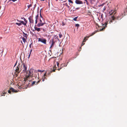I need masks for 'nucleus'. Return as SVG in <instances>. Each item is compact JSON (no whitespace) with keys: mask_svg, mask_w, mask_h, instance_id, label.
Returning <instances> with one entry per match:
<instances>
[{"mask_svg":"<svg viewBox=\"0 0 127 127\" xmlns=\"http://www.w3.org/2000/svg\"><path fill=\"white\" fill-rule=\"evenodd\" d=\"M23 72H26V74L25 75L26 80H27L30 77H32L33 76V71H35L33 69L31 68L29 70L27 71V65L24 63L23 64Z\"/></svg>","mask_w":127,"mask_h":127,"instance_id":"f257e3e1","label":"nucleus"},{"mask_svg":"<svg viewBox=\"0 0 127 127\" xmlns=\"http://www.w3.org/2000/svg\"><path fill=\"white\" fill-rule=\"evenodd\" d=\"M121 18H119L118 17H115L114 16H112L111 18L110 19V21H109L108 20H107L106 22L103 25V28H102L100 30V31H102L103 29H104L106 27V26L108 23L111 24V23L114 22L115 24L116 22L115 20H120Z\"/></svg>","mask_w":127,"mask_h":127,"instance_id":"f03ea898","label":"nucleus"},{"mask_svg":"<svg viewBox=\"0 0 127 127\" xmlns=\"http://www.w3.org/2000/svg\"><path fill=\"white\" fill-rule=\"evenodd\" d=\"M40 14V17L41 18L42 20H41L40 18V21L39 23L37 25V26L38 27H39L40 26H44V24H45V23L44 20L42 19V17L41 16V13Z\"/></svg>","mask_w":127,"mask_h":127,"instance_id":"7ed1b4c3","label":"nucleus"},{"mask_svg":"<svg viewBox=\"0 0 127 127\" xmlns=\"http://www.w3.org/2000/svg\"><path fill=\"white\" fill-rule=\"evenodd\" d=\"M22 62L21 64L19 63L17 66L16 67L15 72L19 73L21 71L22 69Z\"/></svg>","mask_w":127,"mask_h":127,"instance_id":"20e7f679","label":"nucleus"},{"mask_svg":"<svg viewBox=\"0 0 127 127\" xmlns=\"http://www.w3.org/2000/svg\"><path fill=\"white\" fill-rule=\"evenodd\" d=\"M34 70L35 71H33V77H34L35 78H37L38 79H39L38 76L39 75V74L38 72H43L44 71L43 70L42 71L41 70Z\"/></svg>","mask_w":127,"mask_h":127,"instance_id":"39448f33","label":"nucleus"},{"mask_svg":"<svg viewBox=\"0 0 127 127\" xmlns=\"http://www.w3.org/2000/svg\"><path fill=\"white\" fill-rule=\"evenodd\" d=\"M38 41H40L45 44H46V43L47 40L46 39L43 37L38 38Z\"/></svg>","mask_w":127,"mask_h":127,"instance_id":"423d86ee","label":"nucleus"},{"mask_svg":"<svg viewBox=\"0 0 127 127\" xmlns=\"http://www.w3.org/2000/svg\"><path fill=\"white\" fill-rule=\"evenodd\" d=\"M12 92L13 93H16L18 92L17 91L15 90L12 87H11L9 90L8 91V92L9 94H11V92Z\"/></svg>","mask_w":127,"mask_h":127,"instance_id":"0eeeda50","label":"nucleus"},{"mask_svg":"<svg viewBox=\"0 0 127 127\" xmlns=\"http://www.w3.org/2000/svg\"><path fill=\"white\" fill-rule=\"evenodd\" d=\"M40 28L41 30H42L43 32H45L46 31L47 26L46 25H45V26H44L43 27L41 28Z\"/></svg>","mask_w":127,"mask_h":127,"instance_id":"6e6552de","label":"nucleus"},{"mask_svg":"<svg viewBox=\"0 0 127 127\" xmlns=\"http://www.w3.org/2000/svg\"><path fill=\"white\" fill-rule=\"evenodd\" d=\"M17 21L18 22H20V23H21V24H22L25 26L27 24V20H26V22H25L23 21H19L18 19L17 20Z\"/></svg>","mask_w":127,"mask_h":127,"instance_id":"1a4fd4ad","label":"nucleus"},{"mask_svg":"<svg viewBox=\"0 0 127 127\" xmlns=\"http://www.w3.org/2000/svg\"><path fill=\"white\" fill-rule=\"evenodd\" d=\"M32 16H30L29 18V22L33 24L34 22V21L33 19Z\"/></svg>","mask_w":127,"mask_h":127,"instance_id":"9d476101","label":"nucleus"},{"mask_svg":"<svg viewBox=\"0 0 127 127\" xmlns=\"http://www.w3.org/2000/svg\"><path fill=\"white\" fill-rule=\"evenodd\" d=\"M75 2L77 4H81L83 3V2L79 0H76Z\"/></svg>","mask_w":127,"mask_h":127,"instance_id":"9b49d317","label":"nucleus"},{"mask_svg":"<svg viewBox=\"0 0 127 127\" xmlns=\"http://www.w3.org/2000/svg\"><path fill=\"white\" fill-rule=\"evenodd\" d=\"M36 25H35L34 27V29L35 30L37 31L38 32H39L41 31L40 28H38L37 27H36Z\"/></svg>","mask_w":127,"mask_h":127,"instance_id":"f8f14e48","label":"nucleus"},{"mask_svg":"<svg viewBox=\"0 0 127 127\" xmlns=\"http://www.w3.org/2000/svg\"><path fill=\"white\" fill-rule=\"evenodd\" d=\"M40 81V80H39L38 81L36 82V81H33L32 83V85L34 84L37 85L38 84Z\"/></svg>","mask_w":127,"mask_h":127,"instance_id":"ddd939ff","label":"nucleus"},{"mask_svg":"<svg viewBox=\"0 0 127 127\" xmlns=\"http://www.w3.org/2000/svg\"><path fill=\"white\" fill-rule=\"evenodd\" d=\"M46 72H45L43 75V77L42 80L43 81H44L45 80V79H47L46 78Z\"/></svg>","mask_w":127,"mask_h":127,"instance_id":"4468645a","label":"nucleus"},{"mask_svg":"<svg viewBox=\"0 0 127 127\" xmlns=\"http://www.w3.org/2000/svg\"><path fill=\"white\" fill-rule=\"evenodd\" d=\"M39 18V16H38V14L35 16V18L36 19V20H35V24H37V19H38Z\"/></svg>","mask_w":127,"mask_h":127,"instance_id":"2eb2a0df","label":"nucleus"},{"mask_svg":"<svg viewBox=\"0 0 127 127\" xmlns=\"http://www.w3.org/2000/svg\"><path fill=\"white\" fill-rule=\"evenodd\" d=\"M96 32H93L92 33H91L90 34V36H87V38H89L90 36H91L93 35H94L96 33Z\"/></svg>","mask_w":127,"mask_h":127,"instance_id":"dca6fc26","label":"nucleus"},{"mask_svg":"<svg viewBox=\"0 0 127 127\" xmlns=\"http://www.w3.org/2000/svg\"><path fill=\"white\" fill-rule=\"evenodd\" d=\"M54 43H55V42L54 41V39L53 38L52 39V44H51V46L50 47V48L52 47L53 46V45L54 44Z\"/></svg>","mask_w":127,"mask_h":127,"instance_id":"f3484780","label":"nucleus"},{"mask_svg":"<svg viewBox=\"0 0 127 127\" xmlns=\"http://www.w3.org/2000/svg\"><path fill=\"white\" fill-rule=\"evenodd\" d=\"M22 39L23 41L25 43L26 41V39L24 37H22Z\"/></svg>","mask_w":127,"mask_h":127,"instance_id":"a211bd4d","label":"nucleus"},{"mask_svg":"<svg viewBox=\"0 0 127 127\" xmlns=\"http://www.w3.org/2000/svg\"><path fill=\"white\" fill-rule=\"evenodd\" d=\"M23 33L24 34L23 36L27 38V36H28L27 34V33H25L24 32H23Z\"/></svg>","mask_w":127,"mask_h":127,"instance_id":"6ab92c4d","label":"nucleus"},{"mask_svg":"<svg viewBox=\"0 0 127 127\" xmlns=\"http://www.w3.org/2000/svg\"><path fill=\"white\" fill-rule=\"evenodd\" d=\"M16 24L17 25H18L19 26H20L21 25H22L21 23H16Z\"/></svg>","mask_w":127,"mask_h":127,"instance_id":"aec40b11","label":"nucleus"},{"mask_svg":"<svg viewBox=\"0 0 127 127\" xmlns=\"http://www.w3.org/2000/svg\"><path fill=\"white\" fill-rule=\"evenodd\" d=\"M6 94V93H5V92H3L2 93H1V96H4L5 95V94Z\"/></svg>","mask_w":127,"mask_h":127,"instance_id":"412c9836","label":"nucleus"},{"mask_svg":"<svg viewBox=\"0 0 127 127\" xmlns=\"http://www.w3.org/2000/svg\"><path fill=\"white\" fill-rule=\"evenodd\" d=\"M21 19H23L25 22H26V19L24 17H21Z\"/></svg>","mask_w":127,"mask_h":127,"instance_id":"4be33fe9","label":"nucleus"},{"mask_svg":"<svg viewBox=\"0 0 127 127\" xmlns=\"http://www.w3.org/2000/svg\"><path fill=\"white\" fill-rule=\"evenodd\" d=\"M78 17H75L74 18V19H73V20L74 21H77V19L78 18Z\"/></svg>","mask_w":127,"mask_h":127,"instance_id":"5701e85b","label":"nucleus"},{"mask_svg":"<svg viewBox=\"0 0 127 127\" xmlns=\"http://www.w3.org/2000/svg\"><path fill=\"white\" fill-rule=\"evenodd\" d=\"M32 4H31L30 5H28L27 7L28 8L30 7H32Z\"/></svg>","mask_w":127,"mask_h":127,"instance_id":"b1692460","label":"nucleus"},{"mask_svg":"<svg viewBox=\"0 0 127 127\" xmlns=\"http://www.w3.org/2000/svg\"><path fill=\"white\" fill-rule=\"evenodd\" d=\"M66 65L65 66H66ZM65 66V65L64 64H61V67L62 68L63 67Z\"/></svg>","mask_w":127,"mask_h":127,"instance_id":"393cba45","label":"nucleus"},{"mask_svg":"<svg viewBox=\"0 0 127 127\" xmlns=\"http://www.w3.org/2000/svg\"><path fill=\"white\" fill-rule=\"evenodd\" d=\"M86 39V37H85L84 39L83 40V42H86V41L87 40V39Z\"/></svg>","mask_w":127,"mask_h":127,"instance_id":"a878e982","label":"nucleus"},{"mask_svg":"<svg viewBox=\"0 0 127 127\" xmlns=\"http://www.w3.org/2000/svg\"><path fill=\"white\" fill-rule=\"evenodd\" d=\"M68 1L70 3L72 4L73 3V2L71 0H68Z\"/></svg>","mask_w":127,"mask_h":127,"instance_id":"bb28decb","label":"nucleus"},{"mask_svg":"<svg viewBox=\"0 0 127 127\" xmlns=\"http://www.w3.org/2000/svg\"><path fill=\"white\" fill-rule=\"evenodd\" d=\"M79 26H80V25L78 24H76L75 25V26L77 27L78 28L79 27Z\"/></svg>","mask_w":127,"mask_h":127,"instance_id":"cd10ccee","label":"nucleus"},{"mask_svg":"<svg viewBox=\"0 0 127 127\" xmlns=\"http://www.w3.org/2000/svg\"><path fill=\"white\" fill-rule=\"evenodd\" d=\"M59 35L60 38H61L62 36V35L61 33L59 34Z\"/></svg>","mask_w":127,"mask_h":127,"instance_id":"c85d7f7f","label":"nucleus"},{"mask_svg":"<svg viewBox=\"0 0 127 127\" xmlns=\"http://www.w3.org/2000/svg\"><path fill=\"white\" fill-rule=\"evenodd\" d=\"M17 0H9V1H12L13 2H15V1H17Z\"/></svg>","mask_w":127,"mask_h":127,"instance_id":"c756f323","label":"nucleus"},{"mask_svg":"<svg viewBox=\"0 0 127 127\" xmlns=\"http://www.w3.org/2000/svg\"><path fill=\"white\" fill-rule=\"evenodd\" d=\"M36 4H35V5H34V7H33V10H34V9H35V7H36Z\"/></svg>","mask_w":127,"mask_h":127,"instance_id":"7c9ffc66","label":"nucleus"},{"mask_svg":"<svg viewBox=\"0 0 127 127\" xmlns=\"http://www.w3.org/2000/svg\"><path fill=\"white\" fill-rule=\"evenodd\" d=\"M89 0V1H90V2L92 3V2H93V1H92V0Z\"/></svg>","mask_w":127,"mask_h":127,"instance_id":"2f4dec72","label":"nucleus"},{"mask_svg":"<svg viewBox=\"0 0 127 127\" xmlns=\"http://www.w3.org/2000/svg\"><path fill=\"white\" fill-rule=\"evenodd\" d=\"M17 61H16V63L14 65V67L16 65V64H17Z\"/></svg>","mask_w":127,"mask_h":127,"instance_id":"473e14b6","label":"nucleus"},{"mask_svg":"<svg viewBox=\"0 0 127 127\" xmlns=\"http://www.w3.org/2000/svg\"><path fill=\"white\" fill-rule=\"evenodd\" d=\"M17 61H16V63L14 65V67L16 65V64H17Z\"/></svg>","mask_w":127,"mask_h":127,"instance_id":"72a5a7b5","label":"nucleus"},{"mask_svg":"<svg viewBox=\"0 0 127 127\" xmlns=\"http://www.w3.org/2000/svg\"><path fill=\"white\" fill-rule=\"evenodd\" d=\"M84 44H85V43H83V42L82 43V45H81V46H83V45H84Z\"/></svg>","mask_w":127,"mask_h":127,"instance_id":"f704fd0d","label":"nucleus"},{"mask_svg":"<svg viewBox=\"0 0 127 127\" xmlns=\"http://www.w3.org/2000/svg\"><path fill=\"white\" fill-rule=\"evenodd\" d=\"M52 72V71H51V72H50L49 73H48V75H50V74L51 72Z\"/></svg>","mask_w":127,"mask_h":127,"instance_id":"c9c22d12","label":"nucleus"},{"mask_svg":"<svg viewBox=\"0 0 127 127\" xmlns=\"http://www.w3.org/2000/svg\"><path fill=\"white\" fill-rule=\"evenodd\" d=\"M55 69H53L52 70V71H53V72H55Z\"/></svg>","mask_w":127,"mask_h":127,"instance_id":"e433bc0d","label":"nucleus"},{"mask_svg":"<svg viewBox=\"0 0 127 127\" xmlns=\"http://www.w3.org/2000/svg\"><path fill=\"white\" fill-rule=\"evenodd\" d=\"M105 4V3H102V4L101 5V6H103L104 5V4Z\"/></svg>","mask_w":127,"mask_h":127,"instance_id":"4c0bfd02","label":"nucleus"},{"mask_svg":"<svg viewBox=\"0 0 127 127\" xmlns=\"http://www.w3.org/2000/svg\"><path fill=\"white\" fill-rule=\"evenodd\" d=\"M32 51V49L30 51V54H31V53Z\"/></svg>","mask_w":127,"mask_h":127,"instance_id":"58836bf2","label":"nucleus"},{"mask_svg":"<svg viewBox=\"0 0 127 127\" xmlns=\"http://www.w3.org/2000/svg\"><path fill=\"white\" fill-rule=\"evenodd\" d=\"M32 43L30 45V48H31V44H32Z\"/></svg>","mask_w":127,"mask_h":127,"instance_id":"ea45409f","label":"nucleus"},{"mask_svg":"<svg viewBox=\"0 0 127 127\" xmlns=\"http://www.w3.org/2000/svg\"><path fill=\"white\" fill-rule=\"evenodd\" d=\"M30 55H31V54H30V53L29 54V56H28V58H29V57H30Z\"/></svg>","mask_w":127,"mask_h":127,"instance_id":"a19ab883","label":"nucleus"},{"mask_svg":"<svg viewBox=\"0 0 127 127\" xmlns=\"http://www.w3.org/2000/svg\"><path fill=\"white\" fill-rule=\"evenodd\" d=\"M86 4H87V5H88L89 3H88V2H86Z\"/></svg>","mask_w":127,"mask_h":127,"instance_id":"79ce46f5","label":"nucleus"},{"mask_svg":"<svg viewBox=\"0 0 127 127\" xmlns=\"http://www.w3.org/2000/svg\"><path fill=\"white\" fill-rule=\"evenodd\" d=\"M79 9V8H78H78H76V9L77 10H78V9Z\"/></svg>","mask_w":127,"mask_h":127,"instance_id":"37998d69","label":"nucleus"},{"mask_svg":"<svg viewBox=\"0 0 127 127\" xmlns=\"http://www.w3.org/2000/svg\"><path fill=\"white\" fill-rule=\"evenodd\" d=\"M57 65L58 66L59 65V63L58 62H57Z\"/></svg>","mask_w":127,"mask_h":127,"instance_id":"c03bdc74","label":"nucleus"},{"mask_svg":"<svg viewBox=\"0 0 127 127\" xmlns=\"http://www.w3.org/2000/svg\"><path fill=\"white\" fill-rule=\"evenodd\" d=\"M61 68V67L60 68H58V70H60Z\"/></svg>","mask_w":127,"mask_h":127,"instance_id":"a18cd8bd","label":"nucleus"},{"mask_svg":"<svg viewBox=\"0 0 127 127\" xmlns=\"http://www.w3.org/2000/svg\"><path fill=\"white\" fill-rule=\"evenodd\" d=\"M105 9H106V8H104L103 9V10H105Z\"/></svg>","mask_w":127,"mask_h":127,"instance_id":"49530a36","label":"nucleus"},{"mask_svg":"<svg viewBox=\"0 0 127 127\" xmlns=\"http://www.w3.org/2000/svg\"><path fill=\"white\" fill-rule=\"evenodd\" d=\"M21 43H22V44H23V43H22V41H21Z\"/></svg>","mask_w":127,"mask_h":127,"instance_id":"de8ad7c7","label":"nucleus"},{"mask_svg":"<svg viewBox=\"0 0 127 127\" xmlns=\"http://www.w3.org/2000/svg\"><path fill=\"white\" fill-rule=\"evenodd\" d=\"M97 26H98L99 27V26L98 25V24H97Z\"/></svg>","mask_w":127,"mask_h":127,"instance_id":"09e8293b","label":"nucleus"},{"mask_svg":"<svg viewBox=\"0 0 127 127\" xmlns=\"http://www.w3.org/2000/svg\"><path fill=\"white\" fill-rule=\"evenodd\" d=\"M41 1H44L45 0H40Z\"/></svg>","mask_w":127,"mask_h":127,"instance_id":"8fccbe9b","label":"nucleus"},{"mask_svg":"<svg viewBox=\"0 0 127 127\" xmlns=\"http://www.w3.org/2000/svg\"><path fill=\"white\" fill-rule=\"evenodd\" d=\"M32 31L33 32V31H34V30H32Z\"/></svg>","mask_w":127,"mask_h":127,"instance_id":"3c124183","label":"nucleus"},{"mask_svg":"<svg viewBox=\"0 0 127 127\" xmlns=\"http://www.w3.org/2000/svg\"><path fill=\"white\" fill-rule=\"evenodd\" d=\"M112 15H113V12H112Z\"/></svg>","mask_w":127,"mask_h":127,"instance_id":"603ef678","label":"nucleus"}]
</instances>
